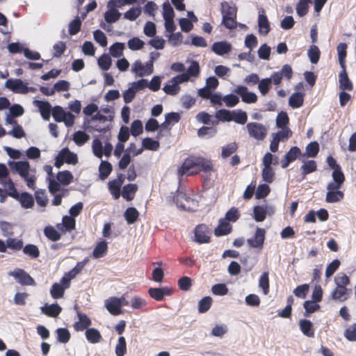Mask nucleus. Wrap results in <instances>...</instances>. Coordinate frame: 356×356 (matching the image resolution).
I'll return each mask as SVG.
<instances>
[{"label":"nucleus","instance_id":"nucleus-1","mask_svg":"<svg viewBox=\"0 0 356 356\" xmlns=\"http://www.w3.org/2000/svg\"><path fill=\"white\" fill-rule=\"evenodd\" d=\"M213 170L211 160L202 156H190L185 159L181 166L178 169V175L183 176L195 175L200 172H209Z\"/></svg>","mask_w":356,"mask_h":356},{"label":"nucleus","instance_id":"nucleus-2","mask_svg":"<svg viewBox=\"0 0 356 356\" xmlns=\"http://www.w3.org/2000/svg\"><path fill=\"white\" fill-rule=\"evenodd\" d=\"M8 275L13 277L22 286L36 285L34 279L22 268H15L13 271L9 272Z\"/></svg>","mask_w":356,"mask_h":356},{"label":"nucleus","instance_id":"nucleus-3","mask_svg":"<svg viewBox=\"0 0 356 356\" xmlns=\"http://www.w3.org/2000/svg\"><path fill=\"white\" fill-rule=\"evenodd\" d=\"M246 127L249 135L257 140H263L267 134V129L262 124L249 122Z\"/></svg>","mask_w":356,"mask_h":356},{"label":"nucleus","instance_id":"nucleus-4","mask_svg":"<svg viewBox=\"0 0 356 356\" xmlns=\"http://www.w3.org/2000/svg\"><path fill=\"white\" fill-rule=\"evenodd\" d=\"M195 241L200 244L208 243L211 241V232L207 225L200 224L194 229Z\"/></svg>","mask_w":356,"mask_h":356},{"label":"nucleus","instance_id":"nucleus-5","mask_svg":"<svg viewBox=\"0 0 356 356\" xmlns=\"http://www.w3.org/2000/svg\"><path fill=\"white\" fill-rule=\"evenodd\" d=\"M124 181V176L122 174L118 175V178L109 181L108 184V191L115 200H118L121 194V186Z\"/></svg>","mask_w":356,"mask_h":356},{"label":"nucleus","instance_id":"nucleus-6","mask_svg":"<svg viewBox=\"0 0 356 356\" xmlns=\"http://www.w3.org/2000/svg\"><path fill=\"white\" fill-rule=\"evenodd\" d=\"M5 86L15 93L26 94L29 88L19 79H9L5 83Z\"/></svg>","mask_w":356,"mask_h":356},{"label":"nucleus","instance_id":"nucleus-7","mask_svg":"<svg viewBox=\"0 0 356 356\" xmlns=\"http://www.w3.org/2000/svg\"><path fill=\"white\" fill-rule=\"evenodd\" d=\"M234 92L238 95L241 97L242 101L246 104H252L257 101V96L256 94L249 92L248 88L245 86H238L234 90Z\"/></svg>","mask_w":356,"mask_h":356},{"label":"nucleus","instance_id":"nucleus-8","mask_svg":"<svg viewBox=\"0 0 356 356\" xmlns=\"http://www.w3.org/2000/svg\"><path fill=\"white\" fill-rule=\"evenodd\" d=\"M350 293L351 289L340 285H336V287L330 293V298L334 300L344 302L349 298Z\"/></svg>","mask_w":356,"mask_h":356},{"label":"nucleus","instance_id":"nucleus-9","mask_svg":"<svg viewBox=\"0 0 356 356\" xmlns=\"http://www.w3.org/2000/svg\"><path fill=\"white\" fill-rule=\"evenodd\" d=\"M9 165L12 170L18 173L22 178L29 175L30 165L28 161H11L9 163Z\"/></svg>","mask_w":356,"mask_h":356},{"label":"nucleus","instance_id":"nucleus-10","mask_svg":"<svg viewBox=\"0 0 356 356\" xmlns=\"http://www.w3.org/2000/svg\"><path fill=\"white\" fill-rule=\"evenodd\" d=\"M301 154L300 149L296 146L292 147L285 154L284 158L281 161L282 168H287L291 163L296 160Z\"/></svg>","mask_w":356,"mask_h":356},{"label":"nucleus","instance_id":"nucleus-11","mask_svg":"<svg viewBox=\"0 0 356 356\" xmlns=\"http://www.w3.org/2000/svg\"><path fill=\"white\" fill-rule=\"evenodd\" d=\"M77 316L79 321L73 325L74 330L82 332L89 328L92 323L90 318L85 313L81 312H77Z\"/></svg>","mask_w":356,"mask_h":356},{"label":"nucleus","instance_id":"nucleus-12","mask_svg":"<svg viewBox=\"0 0 356 356\" xmlns=\"http://www.w3.org/2000/svg\"><path fill=\"white\" fill-rule=\"evenodd\" d=\"M265 230L262 228H257L254 236L248 239V244L252 248H261L265 239Z\"/></svg>","mask_w":356,"mask_h":356},{"label":"nucleus","instance_id":"nucleus-13","mask_svg":"<svg viewBox=\"0 0 356 356\" xmlns=\"http://www.w3.org/2000/svg\"><path fill=\"white\" fill-rule=\"evenodd\" d=\"M341 69L339 74V88L341 90L351 91L353 90V84L348 76L346 68Z\"/></svg>","mask_w":356,"mask_h":356},{"label":"nucleus","instance_id":"nucleus-14","mask_svg":"<svg viewBox=\"0 0 356 356\" xmlns=\"http://www.w3.org/2000/svg\"><path fill=\"white\" fill-rule=\"evenodd\" d=\"M34 104L38 108L42 118L44 120H49L51 111L50 103L47 101L35 100Z\"/></svg>","mask_w":356,"mask_h":356},{"label":"nucleus","instance_id":"nucleus-15","mask_svg":"<svg viewBox=\"0 0 356 356\" xmlns=\"http://www.w3.org/2000/svg\"><path fill=\"white\" fill-rule=\"evenodd\" d=\"M258 26L259 33L264 35H266L270 31V23L263 9L259 13Z\"/></svg>","mask_w":356,"mask_h":356},{"label":"nucleus","instance_id":"nucleus-16","mask_svg":"<svg viewBox=\"0 0 356 356\" xmlns=\"http://www.w3.org/2000/svg\"><path fill=\"white\" fill-rule=\"evenodd\" d=\"M105 306L109 313L113 316H118L122 314L120 302L118 298H111L109 300L106 301Z\"/></svg>","mask_w":356,"mask_h":356},{"label":"nucleus","instance_id":"nucleus-17","mask_svg":"<svg viewBox=\"0 0 356 356\" xmlns=\"http://www.w3.org/2000/svg\"><path fill=\"white\" fill-rule=\"evenodd\" d=\"M14 199L19 201L22 207L24 209H31L34 205V199L32 195L27 192H23L21 194L19 193L18 197Z\"/></svg>","mask_w":356,"mask_h":356},{"label":"nucleus","instance_id":"nucleus-18","mask_svg":"<svg viewBox=\"0 0 356 356\" xmlns=\"http://www.w3.org/2000/svg\"><path fill=\"white\" fill-rule=\"evenodd\" d=\"M211 49L217 55L222 56L231 51L232 45L225 41L216 42L213 44Z\"/></svg>","mask_w":356,"mask_h":356},{"label":"nucleus","instance_id":"nucleus-19","mask_svg":"<svg viewBox=\"0 0 356 356\" xmlns=\"http://www.w3.org/2000/svg\"><path fill=\"white\" fill-rule=\"evenodd\" d=\"M137 191L138 186L136 184H128L123 186L122 196L127 201H131L135 197Z\"/></svg>","mask_w":356,"mask_h":356},{"label":"nucleus","instance_id":"nucleus-20","mask_svg":"<svg viewBox=\"0 0 356 356\" xmlns=\"http://www.w3.org/2000/svg\"><path fill=\"white\" fill-rule=\"evenodd\" d=\"M41 311L49 317L56 318L61 312L62 308L58 304L45 305L41 307Z\"/></svg>","mask_w":356,"mask_h":356},{"label":"nucleus","instance_id":"nucleus-21","mask_svg":"<svg viewBox=\"0 0 356 356\" xmlns=\"http://www.w3.org/2000/svg\"><path fill=\"white\" fill-rule=\"evenodd\" d=\"M86 338L90 343H97L102 340L100 332L94 327L88 328L85 332Z\"/></svg>","mask_w":356,"mask_h":356},{"label":"nucleus","instance_id":"nucleus-22","mask_svg":"<svg viewBox=\"0 0 356 356\" xmlns=\"http://www.w3.org/2000/svg\"><path fill=\"white\" fill-rule=\"evenodd\" d=\"M232 229L231 225L225 220L221 219L219 225L214 229V234L216 236H224L229 234Z\"/></svg>","mask_w":356,"mask_h":356},{"label":"nucleus","instance_id":"nucleus-23","mask_svg":"<svg viewBox=\"0 0 356 356\" xmlns=\"http://www.w3.org/2000/svg\"><path fill=\"white\" fill-rule=\"evenodd\" d=\"M299 325L302 332L308 337H314V329L312 323L309 320L301 319Z\"/></svg>","mask_w":356,"mask_h":356},{"label":"nucleus","instance_id":"nucleus-24","mask_svg":"<svg viewBox=\"0 0 356 356\" xmlns=\"http://www.w3.org/2000/svg\"><path fill=\"white\" fill-rule=\"evenodd\" d=\"M304 103V94L302 92H294L289 99V104L293 108L301 107Z\"/></svg>","mask_w":356,"mask_h":356},{"label":"nucleus","instance_id":"nucleus-25","mask_svg":"<svg viewBox=\"0 0 356 356\" xmlns=\"http://www.w3.org/2000/svg\"><path fill=\"white\" fill-rule=\"evenodd\" d=\"M347 48L348 45L346 43L344 42L339 43L337 47L339 63L341 68H346V58L347 56Z\"/></svg>","mask_w":356,"mask_h":356},{"label":"nucleus","instance_id":"nucleus-26","mask_svg":"<svg viewBox=\"0 0 356 356\" xmlns=\"http://www.w3.org/2000/svg\"><path fill=\"white\" fill-rule=\"evenodd\" d=\"M63 227L60 230L63 232H70L72 230L75 229L76 227V220L74 217L65 216L62 219Z\"/></svg>","mask_w":356,"mask_h":356},{"label":"nucleus","instance_id":"nucleus-27","mask_svg":"<svg viewBox=\"0 0 356 356\" xmlns=\"http://www.w3.org/2000/svg\"><path fill=\"white\" fill-rule=\"evenodd\" d=\"M109 8L110 9L104 13V19L107 23L111 24L117 22L120 19L121 13L113 6Z\"/></svg>","mask_w":356,"mask_h":356},{"label":"nucleus","instance_id":"nucleus-28","mask_svg":"<svg viewBox=\"0 0 356 356\" xmlns=\"http://www.w3.org/2000/svg\"><path fill=\"white\" fill-rule=\"evenodd\" d=\"M60 152L65 163L75 165L78 163V158L76 154L70 151L67 147L62 149Z\"/></svg>","mask_w":356,"mask_h":356},{"label":"nucleus","instance_id":"nucleus-29","mask_svg":"<svg viewBox=\"0 0 356 356\" xmlns=\"http://www.w3.org/2000/svg\"><path fill=\"white\" fill-rule=\"evenodd\" d=\"M124 216L129 225L134 224L138 218L139 213L135 207H129L126 209Z\"/></svg>","mask_w":356,"mask_h":356},{"label":"nucleus","instance_id":"nucleus-30","mask_svg":"<svg viewBox=\"0 0 356 356\" xmlns=\"http://www.w3.org/2000/svg\"><path fill=\"white\" fill-rule=\"evenodd\" d=\"M57 180L63 186L69 185L73 180V175L68 170L60 171L56 175Z\"/></svg>","mask_w":356,"mask_h":356},{"label":"nucleus","instance_id":"nucleus-31","mask_svg":"<svg viewBox=\"0 0 356 356\" xmlns=\"http://www.w3.org/2000/svg\"><path fill=\"white\" fill-rule=\"evenodd\" d=\"M73 140L78 146H82L90 139V136L83 131H75L73 134Z\"/></svg>","mask_w":356,"mask_h":356},{"label":"nucleus","instance_id":"nucleus-32","mask_svg":"<svg viewBox=\"0 0 356 356\" xmlns=\"http://www.w3.org/2000/svg\"><path fill=\"white\" fill-rule=\"evenodd\" d=\"M112 171L111 164L105 161H102L99 167V177L102 179H105L108 177Z\"/></svg>","mask_w":356,"mask_h":356},{"label":"nucleus","instance_id":"nucleus-33","mask_svg":"<svg viewBox=\"0 0 356 356\" xmlns=\"http://www.w3.org/2000/svg\"><path fill=\"white\" fill-rule=\"evenodd\" d=\"M238 149V145L236 143H230L222 147L221 156L222 159H227L232 154L235 153Z\"/></svg>","mask_w":356,"mask_h":356},{"label":"nucleus","instance_id":"nucleus-34","mask_svg":"<svg viewBox=\"0 0 356 356\" xmlns=\"http://www.w3.org/2000/svg\"><path fill=\"white\" fill-rule=\"evenodd\" d=\"M65 289L60 284L54 283L50 289V294L54 299H59L64 296Z\"/></svg>","mask_w":356,"mask_h":356},{"label":"nucleus","instance_id":"nucleus-35","mask_svg":"<svg viewBox=\"0 0 356 356\" xmlns=\"http://www.w3.org/2000/svg\"><path fill=\"white\" fill-rule=\"evenodd\" d=\"M57 341L62 343H67L71 337L70 332L67 328L60 327L56 329Z\"/></svg>","mask_w":356,"mask_h":356},{"label":"nucleus","instance_id":"nucleus-36","mask_svg":"<svg viewBox=\"0 0 356 356\" xmlns=\"http://www.w3.org/2000/svg\"><path fill=\"white\" fill-rule=\"evenodd\" d=\"M107 249V243L104 241H101L94 248L92 256L95 258H101L106 253Z\"/></svg>","mask_w":356,"mask_h":356},{"label":"nucleus","instance_id":"nucleus-37","mask_svg":"<svg viewBox=\"0 0 356 356\" xmlns=\"http://www.w3.org/2000/svg\"><path fill=\"white\" fill-rule=\"evenodd\" d=\"M344 197L342 191H327L325 201L328 203H334L341 201Z\"/></svg>","mask_w":356,"mask_h":356},{"label":"nucleus","instance_id":"nucleus-38","mask_svg":"<svg viewBox=\"0 0 356 356\" xmlns=\"http://www.w3.org/2000/svg\"><path fill=\"white\" fill-rule=\"evenodd\" d=\"M309 3H311V0H299L296 5V9L297 14L300 17H303L307 15L309 10Z\"/></svg>","mask_w":356,"mask_h":356},{"label":"nucleus","instance_id":"nucleus-39","mask_svg":"<svg viewBox=\"0 0 356 356\" xmlns=\"http://www.w3.org/2000/svg\"><path fill=\"white\" fill-rule=\"evenodd\" d=\"M23 252L29 256L31 259H36L40 256V250L38 248L33 244L26 245L23 248Z\"/></svg>","mask_w":356,"mask_h":356},{"label":"nucleus","instance_id":"nucleus-40","mask_svg":"<svg viewBox=\"0 0 356 356\" xmlns=\"http://www.w3.org/2000/svg\"><path fill=\"white\" fill-rule=\"evenodd\" d=\"M259 286L262 289L264 294L269 293V277L268 272H264L259 277Z\"/></svg>","mask_w":356,"mask_h":356},{"label":"nucleus","instance_id":"nucleus-41","mask_svg":"<svg viewBox=\"0 0 356 356\" xmlns=\"http://www.w3.org/2000/svg\"><path fill=\"white\" fill-rule=\"evenodd\" d=\"M142 144L143 149L152 151H156L160 146L159 141L155 140L151 138H144L143 140Z\"/></svg>","mask_w":356,"mask_h":356},{"label":"nucleus","instance_id":"nucleus-42","mask_svg":"<svg viewBox=\"0 0 356 356\" xmlns=\"http://www.w3.org/2000/svg\"><path fill=\"white\" fill-rule=\"evenodd\" d=\"M222 17H236V8L231 6L227 2L221 3Z\"/></svg>","mask_w":356,"mask_h":356},{"label":"nucleus","instance_id":"nucleus-43","mask_svg":"<svg viewBox=\"0 0 356 356\" xmlns=\"http://www.w3.org/2000/svg\"><path fill=\"white\" fill-rule=\"evenodd\" d=\"M115 354L117 356H124L127 353L126 339L124 337H120L115 346Z\"/></svg>","mask_w":356,"mask_h":356},{"label":"nucleus","instance_id":"nucleus-44","mask_svg":"<svg viewBox=\"0 0 356 356\" xmlns=\"http://www.w3.org/2000/svg\"><path fill=\"white\" fill-rule=\"evenodd\" d=\"M44 234L47 238L52 241H57L60 238V234L52 226H47L44 229Z\"/></svg>","mask_w":356,"mask_h":356},{"label":"nucleus","instance_id":"nucleus-45","mask_svg":"<svg viewBox=\"0 0 356 356\" xmlns=\"http://www.w3.org/2000/svg\"><path fill=\"white\" fill-rule=\"evenodd\" d=\"M124 44L115 42L110 47V54L114 58H119L123 54Z\"/></svg>","mask_w":356,"mask_h":356},{"label":"nucleus","instance_id":"nucleus-46","mask_svg":"<svg viewBox=\"0 0 356 356\" xmlns=\"http://www.w3.org/2000/svg\"><path fill=\"white\" fill-rule=\"evenodd\" d=\"M303 307L305 309L304 316L307 317L310 314H312L320 309L319 305L317 302H314L313 300H307L304 302Z\"/></svg>","mask_w":356,"mask_h":356},{"label":"nucleus","instance_id":"nucleus-47","mask_svg":"<svg viewBox=\"0 0 356 356\" xmlns=\"http://www.w3.org/2000/svg\"><path fill=\"white\" fill-rule=\"evenodd\" d=\"M302 175H306L317 170V165L315 161L309 160L305 162L300 168Z\"/></svg>","mask_w":356,"mask_h":356},{"label":"nucleus","instance_id":"nucleus-48","mask_svg":"<svg viewBox=\"0 0 356 356\" xmlns=\"http://www.w3.org/2000/svg\"><path fill=\"white\" fill-rule=\"evenodd\" d=\"M212 304V298L209 296H206L201 299L198 303V312L200 313L207 312L211 307Z\"/></svg>","mask_w":356,"mask_h":356},{"label":"nucleus","instance_id":"nucleus-49","mask_svg":"<svg viewBox=\"0 0 356 356\" xmlns=\"http://www.w3.org/2000/svg\"><path fill=\"white\" fill-rule=\"evenodd\" d=\"M254 218L257 222H262L266 217V210L261 206H255L253 209Z\"/></svg>","mask_w":356,"mask_h":356},{"label":"nucleus","instance_id":"nucleus-50","mask_svg":"<svg viewBox=\"0 0 356 356\" xmlns=\"http://www.w3.org/2000/svg\"><path fill=\"white\" fill-rule=\"evenodd\" d=\"M321 51L316 45H312L308 50V56L312 63L316 64L320 58Z\"/></svg>","mask_w":356,"mask_h":356},{"label":"nucleus","instance_id":"nucleus-51","mask_svg":"<svg viewBox=\"0 0 356 356\" xmlns=\"http://www.w3.org/2000/svg\"><path fill=\"white\" fill-rule=\"evenodd\" d=\"M341 261L338 259H334L330 263L325 269V277L330 278L339 268Z\"/></svg>","mask_w":356,"mask_h":356},{"label":"nucleus","instance_id":"nucleus-52","mask_svg":"<svg viewBox=\"0 0 356 356\" xmlns=\"http://www.w3.org/2000/svg\"><path fill=\"white\" fill-rule=\"evenodd\" d=\"M289 118L286 112L281 111L278 113L276 118V125L278 128L288 127Z\"/></svg>","mask_w":356,"mask_h":356},{"label":"nucleus","instance_id":"nucleus-53","mask_svg":"<svg viewBox=\"0 0 356 356\" xmlns=\"http://www.w3.org/2000/svg\"><path fill=\"white\" fill-rule=\"evenodd\" d=\"M232 113L233 115L232 117V121H234L235 122L240 124H244L246 123L248 120V116L245 111H232Z\"/></svg>","mask_w":356,"mask_h":356},{"label":"nucleus","instance_id":"nucleus-54","mask_svg":"<svg viewBox=\"0 0 356 356\" xmlns=\"http://www.w3.org/2000/svg\"><path fill=\"white\" fill-rule=\"evenodd\" d=\"M81 27V21L79 17H76L69 24V33L71 35L77 34Z\"/></svg>","mask_w":356,"mask_h":356},{"label":"nucleus","instance_id":"nucleus-55","mask_svg":"<svg viewBox=\"0 0 356 356\" xmlns=\"http://www.w3.org/2000/svg\"><path fill=\"white\" fill-rule=\"evenodd\" d=\"M334 283L336 285L347 287L350 284V280L346 273H341L334 277Z\"/></svg>","mask_w":356,"mask_h":356},{"label":"nucleus","instance_id":"nucleus-56","mask_svg":"<svg viewBox=\"0 0 356 356\" xmlns=\"http://www.w3.org/2000/svg\"><path fill=\"white\" fill-rule=\"evenodd\" d=\"M319 152V145L317 142L309 143L306 147V154L309 157H316Z\"/></svg>","mask_w":356,"mask_h":356},{"label":"nucleus","instance_id":"nucleus-57","mask_svg":"<svg viewBox=\"0 0 356 356\" xmlns=\"http://www.w3.org/2000/svg\"><path fill=\"white\" fill-rule=\"evenodd\" d=\"M170 82L171 83L165 84L163 90L168 95H175L179 92L180 87L172 79Z\"/></svg>","mask_w":356,"mask_h":356},{"label":"nucleus","instance_id":"nucleus-58","mask_svg":"<svg viewBox=\"0 0 356 356\" xmlns=\"http://www.w3.org/2000/svg\"><path fill=\"white\" fill-rule=\"evenodd\" d=\"M271 79L266 78L259 81L258 88L262 95H266L270 90Z\"/></svg>","mask_w":356,"mask_h":356},{"label":"nucleus","instance_id":"nucleus-59","mask_svg":"<svg viewBox=\"0 0 356 356\" xmlns=\"http://www.w3.org/2000/svg\"><path fill=\"white\" fill-rule=\"evenodd\" d=\"M93 36L95 40L99 43V44L103 47H105L107 44V38L104 33L101 30H96L93 32Z\"/></svg>","mask_w":356,"mask_h":356},{"label":"nucleus","instance_id":"nucleus-60","mask_svg":"<svg viewBox=\"0 0 356 356\" xmlns=\"http://www.w3.org/2000/svg\"><path fill=\"white\" fill-rule=\"evenodd\" d=\"M143 123L139 120L133 121L131 125L130 132L132 136H138L143 133Z\"/></svg>","mask_w":356,"mask_h":356},{"label":"nucleus","instance_id":"nucleus-61","mask_svg":"<svg viewBox=\"0 0 356 356\" xmlns=\"http://www.w3.org/2000/svg\"><path fill=\"white\" fill-rule=\"evenodd\" d=\"M233 113L232 111L226 109H220L216 112V117L218 120L222 122H230L232 121V117Z\"/></svg>","mask_w":356,"mask_h":356},{"label":"nucleus","instance_id":"nucleus-62","mask_svg":"<svg viewBox=\"0 0 356 356\" xmlns=\"http://www.w3.org/2000/svg\"><path fill=\"white\" fill-rule=\"evenodd\" d=\"M309 289V286L307 284H304L298 286L294 290L293 293L298 298H305Z\"/></svg>","mask_w":356,"mask_h":356},{"label":"nucleus","instance_id":"nucleus-63","mask_svg":"<svg viewBox=\"0 0 356 356\" xmlns=\"http://www.w3.org/2000/svg\"><path fill=\"white\" fill-rule=\"evenodd\" d=\"M241 216L238 209L236 207H232L225 214V220L230 222L237 221Z\"/></svg>","mask_w":356,"mask_h":356},{"label":"nucleus","instance_id":"nucleus-64","mask_svg":"<svg viewBox=\"0 0 356 356\" xmlns=\"http://www.w3.org/2000/svg\"><path fill=\"white\" fill-rule=\"evenodd\" d=\"M344 337L350 341H356V323H353L345 330Z\"/></svg>","mask_w":356,"mask_h":356}]
</instances>
